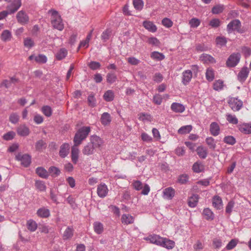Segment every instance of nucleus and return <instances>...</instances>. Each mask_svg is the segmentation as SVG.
<instances>
[{
  "mask_svg": "<svg viewBox=\"0 0 251 251\" xmlns=\"http://www.w3.org/2000/svg\"><path fill=\"white\" fill-rule=\"evenodd\" d=\"M16 19L18 22L22 25H25L29 22L28 16L23 10H21L17 13Z\"/></svg>",
  "mask_w": 251,
  "mask_h": 251,
  "instance_id": "nucleus-7",
  "label": "nucleus"
},
{
  "mask_svg": "<svg viewBox=\"0 0 251 251\" xmlns=\"http://www.w3.org/2000/svg\"><path fill=\"white\" fill-rule=\"evenodd\" d=\"M234 202L233 201H229L226 207V212L227 214H228L230 215L232 212V208H233L234 206Z\"/></svg>",
  "mask_w": 251,
  "mask_h": 251,
  "instance_id": "nucleus-60",
  "label": "nucleus"
},
{
  "mask_svg": "<svg viewBox=\"0 0 251 251\" xmlns=\"http://www.w3.org/2000/svg\"><path fill=\"white\" fill-rule=\"evenodd\" d=\"M100 122L104 126H106L110 124L111 122V117L110 115L107 112L103 113L100 118Z\"/></svg>",
  "mask_w": 251,
  "mask_h": 251,
  "instance_id": "nucleus-25",
  "label": "nucleus"
},
{
  "mask_svg": "<svg viewBox=\"0 0 251 251\" xmlns=\"http://www.w3.org/2000/svg\"><path fill=\"white\" fill-rule=\"evenodd\" d=\"M68 51L65 48H61L56 54V58L57 60H60L64 58L67 55Z\"/></svg>",
  "mask_w": 251,
  "mask_h": 251,
  "instance_id": "nucleus-32",
  "label": "nucleus"
},
{
  "mask_svg": "<svg viewBox=\"0 0 251 251\" xmlns=\"http://www.w3.org/2000/svg\"><path fill=\"white\" fill-rule=\"evenodd\" d=\"M192 129V126L191 125H187L181 126L178 130V133L179 134H185L189 133Z\"/></svg>",
  "mask_w": 251,
  "mask_h": 251,
  "instance_id": "nucleus-36",
  "label": "nucleus"
},
{
  "mask_svg": "<svg viewBox=\"0 0 251 251\" xmlns=\"http://www.w3.org/2000/svg\"><path fill=\"white\" fill-rule=\"evenodd\" d=\"M189 179V176L186 174H183L179 176L178 178V182L181 184H183L186 183Z\"/></svg>",
  "mask_w": 251,
  "mask_h": 251,
  "instance_id": "nucleus-59",
  "label": "nucleus"
},
{
  "mask_svg": "<svg viewBox=\"0 0 251 251\" xmlns=\"http://www.w3.org/2000/svg\"><path fill=\"white\" fill-rule=\"evenodd\" d=\"M35 187L40 191H45L46 190V186L44 181L36 180L35 183Z\"/></svg>",
  "mask_w": 251,
  "mask_h": 251,
  "instance_id": "nucleus-46",
  "label": "nucleus"
},
{
  "mask_svg": "<svg viewBox=\"0 0 251 251\" xmlns=\"http://www.w3.org/2000/svg\"><path fill=\"white\" fill-rule=\"evenodd\" d=\"M199 199V196L198 195L193 194L188 200V205L191 207H195L198 203Z\"/></svg>",
  "mask_w": 251,
  "mask_h": 251,
  "instance_id": "nucleus-29",
  "label": "nucleus"
},
{
  "mask_svg": "<svg viewBox=\"0 0 251 251\" xmlns=\"http://www.w3.org/2000/svg\"><path fill=\"white\" fill-rule=\"evenodd\" d=\"M171 110L176 113H182L185 111V107L181 103L173 102L171 106Z\"/></svg>",
  "mask_w": 251,
  "mask_h": 251,
  "instance_id": "nucleus-14",
  "label": "nucleus"
},
{
  "mask_svg": "<svg viewBox=\"0 0 251 251\" xmlns=\"http://www.w3.org/2000/svg\"><path fill=\"white\" fill-rule=\"evenodd\" d=\"M239 130L244 134L251 133V125L243 124L238 126Z\"/></svg>",
  "mask_w": 251,
  "mask_h": 251,
  "instance_id": "nucleus-26",
  "label": "nucleus"
},
{
  "mask_svg": "<svg viewBox=\"0 0 251 251\" xmlns=\"http://www.w3.org/2000/svg\"><path fill=\"white\" fill-rule=\"evenodd\" d=\"M206 143L210 149L212 150H215L216 147V142L214 139L212 137H209L205 139Z\"/></svg>",
  "mask_w": 251,
  "mask_h": 251,
  "instance_id": "nucleus-31",
  "label": "nucleus"
},
{
  "mask_svg": "<svg viewBox=\"0 0 251 251\" xmlns=\"http://www.w3.org/2000/svg\"><path fill=\"white\" fill-rule=\"evenodd\" d=\"M240 59L239 53H234L231 54L227 59L226 64L227 67H234L239 63Z\"/></svg>",
  "mask_w": 251,
  "mask_h": 251,
  "instance_id": "nucleus-3",
  "label": "nucleus"
},
{
  "mask_svg": "<svg viewBox=\"0 0 251 251\" xmlns=\"http://www.w3.org/2000/svg\"><path fill=\"white\" fill-rule=\"evenodd\" d=\"M228 103L233 111H239L243 106V102L235 98H231L228 100Z\"/></svg>",
  "mask_w": 251,
  "mask_h": 251,
  "instance_id": "nucleus-5",
  "label": "nucleus"
},
{
  "mask_svg": "<svg viewBox=\"0 0 251 251\" xmlns=\"http://www.w3.org/2000/svg\"><path fill=\"white\" fill-rule=\"evenodd\" d=\"M108 189L107 186L104 184H100L98 186L97 194L101 198H104L107 195Z\"/></svg>",
  "mask_w": 251,
  "mask_h": 251,
  "instance_id": "nucleus-9",
  "label": "nucleus"
},
{
  "mask_svg": "<svg viewBox=\"0 0 251 251\" xmlns=\"http://www.w3.org/2000/svg\"><path fill=\"white\" fill-rule=\"evenodd\" d=\"M112 30L110 29H107L102 33L101 38L103 42H106L109 39Z\"/></svg>",
  "mask_w": 251,
  "mask_h": 251,
  "instance_id": "nucleus-42",
  "label": "nucleus"
},
{
  "mask_svg": "<svg viewBox=\"0 0 251 251\" xmlns=\"http://www.w3.org/2000/svg\"><path fill=\"white\" fill-rule=\"evenodd\" d=\"M220 128L216 122H212L210 125V132L214 136L218 135L220 133Z\"/></svg>",
  "mask_w": 251,
  "mask_h": 251,
  "instance_id": "nucleus-17",
  "label": "nucleus"
},
{
  "mask_svg": "<svg viewBox=\"0 0 251 251\" xmlns=\"http://www.w3.org/2000/svg\"><path fill=\"white\" fill-rule=\"evenodd\" d=\"M74 229L73 227L68 226L65 230L63 237L64 240L71 238L73 236Z\"/></svg>",
  "mask_w": 251,
  "mask_h": 251,
  "instance_id": "nucleus-33",
  "label": "nucleus"
},
{
  "mask_svg": "<svg viewBox=\"0 0 251 251\" xmlns=\"http://www.w3.org/2000/svg\"><path fill=\"white\" fill-rule=\"evenodd\" d=\"M42 111L47 117H50L52 114V109L49 106H44L42 108Z\"/></svg>",
  "mask_w": 251,
  "mask_h": 251,
  "instance_id": "nucleus-51",
  "label": "nucleus"
},
{
  "mask_svg": "<svg viewBox=\"0 0 251 251\" xmlns=\"http://www.w3.org/2000/svg\"><path fill=\"white\" fill-rule=\"evenodd\" d=\"M238 240L235 239H231L226 246L227 250H231L233 249L237 244Z\"/></svg>",
  "mask_w": 251,
  "mask_h": 251,
  "instance_id": "nucleus-61",
  "label": "nucleus"
},
{
  "mask_svg": "<svg viewBox=\"0 0 251 251\" xmlns=\"http://www.w3.org/2000/svg\"><path fill=\"white\" fill-rule=\"evenodd\" d=\"M133 4L134 8L138 10H141L144 5V2L142 0H133Z\"/></svg>",
  "mask_w": 251,
  "mask_h": 251,
  "instance_id": "nucleus-53",
  "label": "nucleus"
},
{
  "mask_svg": "<svg viewBox=\"0 0 251 251\" xmlns=\"http://www.w3.org/2000/svg\"><path fill=\"white\" fill-rule=\"evenodd\" d=\"M35 171L38 176L41 178L47 179L49 177V172L43 167H37Z\"/></svg>",
  "mask_w": 251,
  "mask_h": 251,
  "instance_id": "nucleus-21",
  "label": "nucleus"
},
{
  "mask_svg": "<svg viewBox=\"0 0 251 251\" xmlns=\"http://www.w3.org/2000/svg\"><path fill=\"white\" fill-rule=\"evenodd\" d=\"M223 141L230 145H233L236 143L235 138L232 136H227L224 137Z\"/></svg>",
  "mask_w": 251,
  "mask_h": 251,
  "instance_id": "nucleus-50",
  "label": "nucleus"
},
{
  "mask_svg": "<svg viewBox=\"0 0 251 251\" xmlns=\"http://www.w3.org/2000/svg\"><path fill=\"white\" fill-rule=\"evenodd\" d=\"M26 226L30 231H34L37 228V224L33 220H29L27 221Z\"/></svg>",
  "mask_w": 251,
  "mask_h": 251,
  "instance_id": "nucleus-34",
  "label": "nucleus"
},
{
  "mask_svg": "<svg viewBox=\"0 0 251 251\" xmlns=\"http://www.w3.org/2000/svg\"><path fill=\"white\" fill-rule=\"evenodd\" d=\"M121 221L123 224L127 225L133 224L134 221V218L129 214H125L122 216Z\"/></svg>",
  "mask_w": 251,
  "mask_h": 251,
  "instance_id": "nucleus-22",
  "label": "nucleus"
},
{
  "mask_svg": "<svg viewBox=\"0 0 251 251\" xmlns=\"http://www.w3.org/2000/svg\"><path fill=\"white\" fill-rule=\"evenodd\" d=\"M50 12L51 13V23L53 27L59 30H62L64 28V25L61 16L56 10H51Z\"/></svg>",
  "mask_w": 251,
  "mask_h": 251,
  "instance_id": "nucleus-2",
  "label": "nucleus"
},
{
  "mask_svg": "<svg viewBox=\"0 0 251 251\" xmlns=\"http://www.w3.org/2000/svg\"><path fill=\"white\" fill-rule=\"evenodd\" d=\"M162 25L167 28H169L172 26L173 23L169 18H165L162 20Z\"/></svg>",
  "mask_w": 251,
  "mask_h": 251,
  "instance_id": "nucleus-62",
  "label": "nucleus"
},
{
  "mask_svg": "<svg viewBox=\"0 0 251 251\" xmlns=\"http://www.w3.org/2000/svg\"><path fill=\"white\" fill-rule=\"evenodd\" d=\"M37 214L40 217L46 218L50 216V212L48 209L42 207L37 210Z\"/></svg>",
  "mask_w": 251,
  "mask_h": 251,
  "instance_id": "nucleus-28",
  "label": "nucleus"
},
{
  "mask_svg": "<svg viewBox=\"0 0 251 251\" xmlns=\"http://www.w3.org/2000/svg\"><path fill=\"white\" fill-rule=\"evenodd\" d=\"M249 73V69L247 67H243L239 72L238 75V79L240 82H244L247 79Z\"/></svg>",
  "mask_w": 251,
  "mask_h": 251,
  "instance_id": "nucleus-13",
  "label": "nucleus"
},
{
  "mask_svg": "<svg viewBox=\"0 0 251 251\" xmlns=\"http://www.w3.org/2000/svg\"><path fill=\"white\" fill-rule=\"evenodd\" d=\"M241 26L240 21L238 19L231 21L227 25L228 31L230 32L233 30H238Z\"/></svg>",
  "mask_w": 251,
  "mask_h": 251,
  "instance_id": "nucleus-8",
  "label": "nucleus"
},
{
  "mask_svg": "<svg viewBox=\"0 0 251 251\" xmlns=\"http://www.w3.org/2000/svg\"><path fill=\"white\" fill-rule=\"evenodd\" d=\"M202 214L207 220H212L214 217L212 211L208 208L204 209Z\"/></svg>",
  "mask_w": 251,
  "mask_h": 251,
  "instance_id": "nucleus-35",
  "label": "nucleus"
},
{
  "mask_svg": "<svg viewBox=\"0 0 251 251\" xmlns=\"http://www.w3.org/2000/svg\"><path fill=\"white\" fill-rule=\"evenodd\" d=\"M1 37L4 42L10 41L12 37L11 33L8 30H4L1 33Z\"/></svg>",
  "mask_w": 251,
  "mask_h": 251,
  "instance_id": "nucleus-38",
  "label": "nucleus"
},
{
  "mask_svg": "<svg viewBox=\"0 0 251 251\" xmlns=\"http://www.w3.org/2000/svg\"><path fill=\"white\" fill-rule=\"evenodd\" d=\"M35 61L40 64H44L47 62V58L44 54H39L35 57Z\"/></svg>",
  "mask_w": 251,
  "mask_h": 251,
  "instance_id": "nucleus-49",
  "label": "nucleus"
},
{
  "mask_svg": "<svg viewBox=\"0 0 251 251\" xmlns=\"http://www.w3.org/2000/svg\"><path fill=\"white\" fill-rule=\"evenodd\" d=\"M88 67L92 70H96L100 68V64L96 61H91L88 64Z\"/></svg>",
  "mask_w": 251,
  "mask_h": 251,
  "instance_id": "nucleus-56",
  "label": "nucleus"
},
{
  "mask_svg": "<svg viewBox=\"0 0 251 251\" xmlns=\"http://www.w3.org/2000/svg\"><path fill=\"white\" fill-rule=\"evenodd\" d=\"M175 195V190L171 187L166 188L163 190V197L168 200H172Z\"/></svg>",
  "mask_w": 251,
  "mask_h": 251,
  "instance_id": "nucleus-10",
  "label": "nucleus"
},
{
  "mask_svg": "<svg viewBox=\"0 0 251 251\" xmlns=\"http://www.w3.org/2000/svg\"><path fill=\"white\" fill-rule=\"evenodd\" d=\"M200 60L206 64H213L216 62L215 59L212 56L205 53L201 55Z\"/></svg>",
  "mask_w": 251,
  "mask_h": 251,
  "instance_id": "nucleus-16",
  "label": "nucleus"
},
{
  "mask_svg": "<svg viewBox=\"0 0 251 251\" xmlns=\"http://www.w3.org/2000/svg\"><path fill=\"white\" fill-rule=\"evenodd\" d=\"M199 156L201 159H205L207 155V150L204 147L201 146H199L196 150Z\"/></svg>",
  "mask_w": 251,
  "mask_h": 251,
  "instance_id": "nucleus-27",
  "label": "nucleus"
},
{
  "mask_svg": "<svg viewBox=\"0 0 251 251\" xmlns=\"http://www.w3.org/2000/svg\"><path fill=\"white\" fill-rule=\"evenodd\" d=\"M87 101L89 106L95 107L96 106V100L94 94H91L88 96Z\"/></svg>",
  "mask_w": 251,
  "mask_h": 251,
  "instance_id": "nucleus-45",
  "label": "nucleus"
},
{
  "mask_svg": "<svg viewBox=\"0 0 251 251\" xmlns=\"http://www.w3.org/2000/svg\"><path fill=\"white\" fill-rule=\"evenodd\" d=\"M224 87V82L221 79L215 81L213 83V89L216 91H220Z\"/></svg>",
  "mask_w": 251,
  "mask_h": 251,
  "instance_id": "nucleus-43",
  "label": "nucleus"
},
{
  "mask_svg": "<svg viewBox=\"0 0 251 251\" xmlns=\"http://www.w3.org/2000/svg\"><path fill=\"white\" fill-rule=\"evenodd\" d=\"M143 25L150 32H155L157 30L156 26L152 22L145 21L143 22Z\"/></svg>",
  "mask_w": 251,
  "mask_h": 251,
  "instance_id": "nucleus-19",
  "label": "nucleus"
},
{
  "mask_svg": "<svg viewBox=\"0 0 251 251\" xmlns=\"http://www.w3.org/2000/svg\"><path fill=\"white\" fill-rule=\"evenodd\" d=\"M226 120L230 124L236 125L238 124V120L234 115L230 114H227L226 115Z\"/></svg>",
  "mask_w": 251,
  "mask_h": 251,
  "instance_id": "nucleus-48",
  "label": "nucleus"
},
{
  "mask_svg": "<svg viewBox=\"0 0 251 251\" xmlns=\"http://www.w3.org/2000/svg\"><path fill=\"white\" fill-rule=\"evenodd\" d=\"M206 78L209 81H212L214 79V71L211 68H208L206 72Z\"/></svg>",
  "mask_w": 251,
  "mask_h": 251,
  "instance_id": "nucleus-44",
  "label": "nucleus"
},
{
  "mask_svg": "<svg viewBox=\"0 0 251 251\" xmlns=\"http://www.w3.org/2000/svg\"><path fill=\"white\" fill-rule=\"evenodd\" d=\"M19 120L18 115L15 113H12L9 117V121L13 124H16Z\"/></svg>",
  "mask_w": 251,
  "mask_h": 251,
  "instance_id": "nucleus-64",
  "label": "nucleus"
},
{
  "mask_svg": "<svg viewBox=\"0 0 251 251\" xmlns=\"http://www.w3.org/2000/svg\"><path fill=\"white\" fill-rule=\"evenodd\" d=\"M15 136V133L14 131H9L3 136V138L6 141L12 140Z\"/></svg>",
  "mask_w": 251,
  "mask_h": 251,
  "instance_id": "nucleus-58",
  "label": "nucleus"
},
{
  "mask_svg": "<svg viewBox=\"0 0 251 251\" xmlns=\"http://www.w3.org/2000/svg\"><path fill=\"white\" fill-rule=\"evenodd\" d=\"M48 172L53 177L59 176L61 173L60 170L58 168L54 166H51L50 167L48 170Z\"/></svg>",
  "mask_w": 251,
  "mask_h": 251,
  "instance_id": "nucleus-40",
  "label": "nucleus"
},
{
  "mask_svg": "<svg viewBox=\"0 0 251 251\" xmlns=\"http://www.w3.org/2000/svg\"><path fill=\"white\" fill-rule=\"evenodd\" d=\"M200 24V21L197 18H192L189 21L191 27L195 28L198 27Z\"/></svg>",
  "mask_w": 251,
  "mask_h": 251,
  "instance_id": "nucleus-63",
  "label": "nucleus"
},
{
  "mask_svg": "<svg viewBox=\"0 0 251 251\" xmlns=\"http://www.w3.org/2000/svg\"><path fill=\"white\" fill-rule=\"evenodd\" d=\"M114 98V93L112 90H108L103 95V99L106 101H111Z\"/></svg>",
  "mask_w": 251,
  "mask_h": 251,
  "instance_id": "nucleus-39",
  "label": "nucleus"
},
{
  "mask_svg": "<svg viewBox=\"0 0 251 251\" xmlns=\"http://www.w3.org/2000/svg\"><path fill=\"white\" fill-rule=\"evenodd\" d=\"M24 44L25 47L31 48L34 46V42L30 38H26L24 39Z\"/></svg>",
  "mask_w": 251,
  "mask_h": 251,
  "instance_id": "nucleus-55",
  "label": "nucleus"
},
{
  "mask_svg": "<svg viewBox=\"0 0 251 251\" xmlns=\"http://www.w3.org/2000/svg\"><path fill=\"white\" fill-rule=\"evenodd\" d=\"M95 147L93 145L89 143L84 146V149L82 150V153L86 155H90L93 154L94 152Z\"/></svg>",
  "mask_w": 251,
  "mask_h": 251,
  "instance_id": "nucleus-24",
  "label": "nucleus"
},
{
  "mask_svg": "<svg viewBox=\"0 0 251 251\" xmlns=\"http://www.w3.org/2000/svg\"><path fill=\"white\" fill-rule=\"evenodd\" d=\"M46 147V143L43 140H40L38 141L35 144V148L37 151H41L43 149Z\"/></svg>",
  "mask_w": 251,
  "mask_h": 251,
  "instance_id": "nucleus-52",
  "label": "nucleus"
},
{
  "mask_svg": "<svg viewBox=\"0 0 251 251\" xmlns=\"http://www.w3.org/2000/svg\"><path fill=\"white\" fill-rule=\"evenodd\" d=\"M163 98L159 94H156L153 97V102L157 104L160 105L162 102Z\"/></svg>",
  "mask_w": 251,
  "mask_h": 251,
  "instance_id": "nucleus-57",
  "label": "nucleus"
},
{
  "mask_svg": "<svg viewBox=\"0 0 251 251\" xmlns=\"http://www.w3.org/2000/svg\"><path fill=\"white\" fill-rule=\"evenodd\" d=\"M15 158L17 160L20 161L21 164L25 167H28L31 163V156L27 154H22L19 153L16 155Z\"/></svg>",
  "mask_w": 251,
  "mask_h": 251,
  "instance_id": "nucleus-4",
  "label": "nucleus"
},
{
  "mask_svg": "<svg viewBox=\"0 0 251 251\" xmlns=\"http://www.w3.org/2000/svg\"><path fill=\"white\" fill-rule=\"evenodd\" d=\"M213 206L218 210L223 208V202L222 199L218 196H215L213 198Z\"/></svg>",
  "mask_w": 251,
  "mask_h": 251,
  "instance_id": "nucleus-18",
  "label": "nucleus"
},
{
  "mask_svg": "<svg viewBox=\"0 0 251 251\" xmlns=\"http://www.w3.org/2000/svg\"><path fill=\"white\" fill-rule=\"evenodd\" d=\"M94 229L97 234H101L103 231V225L100 222H96L94 223Z\"/></svg>",
  "mask_w": 251,
  "mask_h": 251,
  "instance_id": "nucleus-37",
  "label": "nucleus"
},
{
  "mask_svg": "<svg viewBox=\"0 0 251 251\" xmlns=\"http://www.w3.org/2000/svg\"><path fill=\"white\" fill-rule=\"evenodd\" d=\"M17 133L21 136H26L29 134V129L25 125H21L17 128Z\"/></svg>",
  "mask_w": 251,
  "mask_h": 251,
  "instance_id": "nucleus-20",
  "label": "nucleus"
},
{
  "mask_svg": "<svg viewBox=\"0 0 251 251\" xmlns=\"http://www.w3.org/2000/svg\"><path fill=\"white\" fill-rule=\"evenodd\" d=\"M192 169L194 172L199 173L201 172L203 170L204 166L201 164H199L196 162L193 164Z\"/></svg>",
  "mask_w": 251,
  "mask_h": 251,
  "instance_id": "nucleus-47",
  "label": "nucleus"
},
{
  "mask_svg": "<svg viewBox=\"0 0 251 251\" xmlns=\"http://www.w3.org/2000/svg\"><path fill=\"white\" fill-rule=\"evenodd\" d=\"M151 57L153 59L162 60L164 59L165 56L161 53H159L157 51H154L151 53Z\"/></svg>",
  "mask_w": 251,
  "mask_h": 251,
  "instance_id": "nucleus-54",
  "label": "nucleus"
},
{
  "mask_svg": "<svg viewBox=\"0 0 251 251\" xmlns=\"http://www.w3.org/2000/svg\"><path fill=\"white\" fill-rule=\"evenodd\" d=\"M79 150L75 145L72 148L71 151V158L74 164H76L78 158Z\"/></svg>",
  "mask_w": 251,
  "mask_h": 251,
  "instance_id": "nucleus-23",
  "label": "nucleus"
},
{
  "mask_svg": "<svg viewBox=\"0 0 251 251\" xmlns=\"http://www.w3.org/2000/svg\"><path fill=\"white\" fill-rule=\"evenodd\" d=\"M90 131L89 126H83L79 128L75 134L74 142L75 146L79 145L84 140Z\"/></svg>",
  "mask_w": 251,
  "mask_h": 251,
  "instance_id": "nucleus-1",
  "label": "nucleus"
},
{
  "mask_svg": "<svg viewBox=\"0 0 251 251\" xmlns=\"http://www.w3.org/2000/svg\"><path fill=\"white\" fill-rule=\"evenodd\" d=\"M21 5V0H13L10 4L7 6V10L9 14H12L15 13Z\"/></svg>",
  "mask_w": 251,
  "mask_h": 251,
  "instance_id": "nucleus-6",
  "label": "nucleus"
},
{
  "mask_svg": "<svg viewBox=\"0 0 251 251\" xmlns=\"http://www.w3.org/2000/svg\"><path fill=\"white\" fill-rule=\"evenodd\" d=\"M192 77V73L191 71L188 70L185 71L182 73V82L184 85H187L191 81Z\"/></svg>",
  "mask_w": 251,
  "mask_h": 251,
  "instance_id": "nucleus-11",
  "label": "nucleus"
},
{
  "mask_svg": "<svg viewBox=\"0 0 251 251\" xmlns=\"http://www.w3.org/2000/svg\"><path fill=\"white\" fill-rule=\"evenodd\" d=\"M117 76L114 73H108L106 75V80L108 83L112 84L117 80Z\"/></svg>",
  "mask_w": 251,
  "mask_h": 251,
  "instance_id": "nucleus-41",
  "label": "nucleus"
},
{
  "mask_svg": "<svg viewBox=\"0 0 251 251\" xmlns=\"http://www.w3.org/2000/svg\"><path fill=\"white\" fill-rule=\"evenodd\" d=\"M70 145L68 143L63 144L60 148L59 155L62 158H65L69 153Z\"/></svg>",
  "mask_w": 251,
  "mask_h": 251,
  "instance_id": "nucleus-15",
  "label": "nucleus"
},
{
  "mask_svg": "<svg viewBox=\"0 0 251 251\" xmlns=\"http://www.w3.org/2000/svg\"><path fill=\"white\" fill-rule=\"evenodd\" d=\"M164 240H163V244H162V246L164 247L168 250L172 249L174 248L175 243V242L173 240H171L166 238H164Z\"/></svg>",
  "mask_w": 251,
  "mask_h": 251,
  "instance_id": "nucleus-30",
  "label": "nucleus"
},
{
  "mask_svg": "<svg viewBox=\"0 0 251 251\" xmlns=\"http://www.w3.org/2000/svg\"><path fill=\"white\" fill-rule=\"evenodd\" d=\"M95 148H100L103 144V140L97 135H92L90 138V142Z\"/></svg>",
  "mask_w": 251,
  "mask_h": 251,
  "instance_id": "nucleus-12",
  "label": "nucleus"
}]
</instances>
